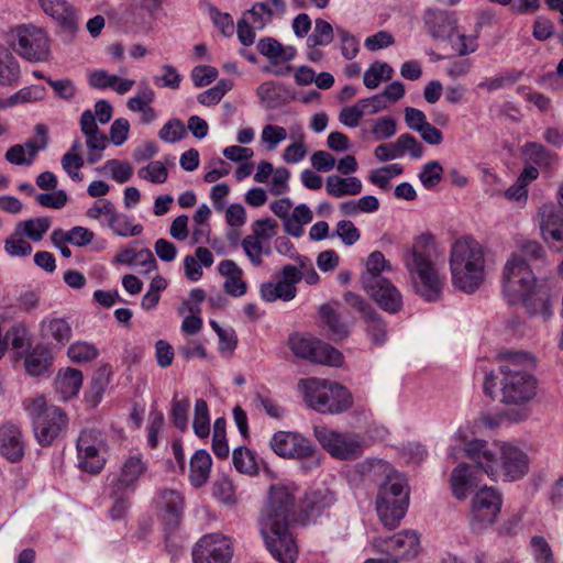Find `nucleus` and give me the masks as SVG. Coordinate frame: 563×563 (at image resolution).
Masks as SVG:
<instances>
[{"label":"nucleus","instance_id":"7c9ffc66","mask_svg":"<svg viewBox=\"0 0 563 563\" xmlns=\"http://www.w3.org/2000/svg\"><path fill=\"white\" fill-rule=\"evenodd\" d=\"M20 78L19 60L7 46L0 44V87L16 86Z\"/></svg>","mask_w":563,"mask_h":563},{"label":"nucleus","instance_id":"4468645a","mask_svg":"<svg viewBox=\"0 0 563 563\" xmlns=\"http://www.w3.org/2000/svg\"><path fill=\"white\" fill-rule=\"evenodd\" d=\"M289 347L296 356L314 363L329 366H339L342 363L340 351L307 334L290 335Z\"/></svg>","mask_w":563,"mask_h":563},{"label":"nucleus","instance_id":"c03bdc74","mask_svg":"<svg viewBox=\"0 0 563 563\" xmlns=\"http://www.w3.org/2000/svg\"><path fill=\"white\" fill-rule=\"evenodd\" d=\"M67 354L75 363H88L99 356V350L93 343L76 341L69 345Z\"/></svg>","mask_w":563,"mask_h":563},{"label":"nucleus","instance_id":"a18cd8bd","mask_svg":"<svg viewBox=\"0 0 563 563\" xmlns=\"http://www.w3.org/2000/svg\"><path fill=\"white\" fill-rule=\"evenodd\" d=\"M334 37V30L332 25L323 20L317 19L312 33L308 36L307 43L309 47L327 46Z\"/></svg>","mask_w":563,"mask_h":563},{"label":"nucleus","instance_id":"ddd939ff","mask_svg":"<svg viewBox=\"0 0 563 563\" xmlns=\"http://www.w3.org/2000/svg\"><path fill=\"white\" fill-rule=\"evenodd\" d=\"M271 449L286 459H311L306 468L320 465V457L316 456L317 449L313 443L298 432L277 431L269 440Z\"/></svg>","mask_w":563,"mask_h":563},{"label":"nucleus","instance_id":"de8ad7c7","mask_svg":"<svg viewBox=\"0 0 563 563\" xmlns=\"http://www.w3.org/2000/svg\"><path fill=\"white\" fill-rule=\"evenodd\" d=\"M233 464L236 471L243 474L253 475L257 473V464L255 456L246 448H238L233 451L232 455Z\"/></svg>","mask_w":563,"mask_h":563},{"label":"nucleus","instance_id":"cd10ccee","mask_svg":"<svg viewBox=\"0 0 563 563\" xmlns=\"http://www.w3.org/2000/svg\"><path fill=\"white\" fill-rule=\"evenodd\" d=\"M335 501L334 493L327 487H322L307 492L300 507L307 518L316 519L331 508Z\"/></svg>","mask_w":563,"mask_h":563},{"label":"nucleus","instance_id":"3c124183","mask_svg":"<svg viewBox=\"0 0 563 563\" xmlns=\"http://www.w3.org/2000/svg\"><path fill=\"white\" fill-rule=\"evenodd\" d=\"M307 153L303 129L298 128V140L285 147L283 159L287 164H297L307 156Z\"/></svg>","mask_w":563,"mask_h":563},{"label":"nucleus","instance_id":"2f4dec72","mask_svg":"<svg viewBox=\"0 0 563 563\" xmlns=\"http://www.w3.org/2000/svg\"><path fill=\"white\" fill-rule=\"evenodd\" d=\"M212 460L206 450H198L190 459L189 482L195 488L206 485L210 477Z\"/></svg>","mask_w":563,"mask_h":563},{"label":"nucleus","instance_id":"9b49d317","mask_svg":"<svg viewBox=\"0 0 563 563\" xmlns=\"http://www.w3.org/2000/svg\"><path fill=\"white\" fill-rule=\"evenodd\" d=\"M313 435L332 457L339 460H356L366 446L364 439L352 432H339L324 424L313 427Z\"/></svg>","mask_w":563,"mask_h":563},{"label":"nucleus","instance_id":"423d86ee","mask_svg":"<svg viewBox=\"0 0 563 563\" xmlns=\"http://www.w3.org/2000/svg\"><path fill=\"white\" fill-rule=\"evenodd\" d=\"M500 361V401L506 405L523 406L531 401L538 383L531 374L534 367L533 357L521 351H506L498 355Z\"/></svg>","mask_w":563,"mask_h":563},{"label":"nucleus","instance_id":"473e14b6","mask_svg":"<svg viewBox=\"0 0 563 563\" xmlns=\"http://www.w3.org/2000/svg\"><path fill=\"white\" fill-rule=\"evenodd\" d=\"M84 376L79 369L67 367L55 379V388L64 400L76 396L82 385Z\"/></svg>","mask_w":563,"mask_h":563},{"label":"nucleus","instance_id":"0e129e2a","mask_svg":"<svg viewBox=\"0 0 563 563\" xmlns=\"http://www.w3.org/2000/svg\"><path fill=\"white\" fill-rule=\"evenodd\" d=\"M530 547L538 563H554L552 550L543 537H532Z\"/></svg>","mask_w":563,"mask_h":563},{"label":"nucleus","instance_id":"f03ea898","mask_svg":"<svg viewBox=\"0 0 563 563\" xmlns=\"http://www.w3.org/2000/svg\"><path fill=\"white\" fill-rule=\"evenodd\" d=\"M295 490L285 484L272 485L258 518L260 533L271 555L280 563H294L298 547L289 530L295 507Z\"/></svg>","mask_w":563,"mask_h":563},{"label":"nucleus","instance_id":"0eeeda50","mask_svg":"<svg viewBox=\"0 0 563 563\" xmlns=\"http://www.w3.org/2000/svg\"><path fill=\"white\" fill-rule=\"evenodd\" d=\"M449 263L452 284L459 290L473 294L484 283V250L472 236H462L452 244Z\"/></svg>","mask_w":563,"mask_h":563},{"label":"nucleus","instance_id":"6ab92c4d","mask_svg":"<svg viewBox=\"0 0 563 563\" xmlns=\"http://www.w3.org/2000/svg\"><path fill=\"white\" fill-rule=\"evenodd\" d=\"M150 471V462L142 453H131L122 457L118 471L110 483L117 489L134 493Z\"/></svg>","mask_w":563,"mask_h":563},{"label":"nucleus","instance_id":"e433bc0d","mask_svg":"<svg viewBox=\"0 0 563 563\" xmlns=\"http://www.w3.org/2000/svg\"><path fill=\"white\" fill-rule=\"evenodd\" d=\"M52 360L47 349L36 346L25 357L26 372L32 376H38L48 369Z\"/></svg>","mask_w":563,"mask_h":563},{"label":"nucleus","instance_id":"c85d7f7f","mask_svg":"<svg viewBox=\"0 0 563 563\" xmlns=\"http://www.w3.org/2000/svg\"><path fill=\"white\" fill-rule=\"evenodd\" d=\"M71 333V327L64 318L48 316L41 321V336L55 346H65L69 342Z\"/></svg>","mask_w":563,"mask_h":563},{"label":"nucleus","instance_id":"f704fd0d","mask_svg":"<svg viewBox=\"0 0 563 563\" xmlns=\"http://www.w3.org/2000/svg\"><path fill=\"white\" fill-rule=\"evenodd\" d=\"M51 227L52 220L48 217H38L19 221L14 228L32 242H40Z\"/></svg>","mask_w":563,"mask_h":563},{"label":"nucleus","instance_id":"6e6d98bb","mask_svg":"<svg viewBox=\"0 0 563 563\" xmlns=\"http://www.w3.org/2000/svg\"><path fill=\"white\" fill-rule=\"evenodd\" d=\"M212 493L218 500L225 505H233L236 501L234 486L227 476H221L214 481Z\"/></svg>","mask_w":563,"mask_h":563},{"label":"nucleus","instance_id":"09e8293b","mask_svg":"<svg viewBox=\"0 0 563 563\" xmlns=\"http://www.w3.org/2000/svg\"><path fill=\"white\" fill-rule=\"evenodd\" d=\"M85 137L88 148L87 162L88 164H96L102 158V152L107 148L109 139L102 131Z\"/></svg>","mask_w":563,"mask_h":563},{"label":"nucleus","instance_id":"4d7b16f0","mask_svg":"<svg viewBox=\"0 0 563 563\" xmlns=\"http://www.w3.org/2000/svg\"><path fill=\"white\" fill-rule=\"evenodd\" d=\"M104 170L111 173V177L119 184L129 181L133 176V167L128 162H121L119 159H109L102 167Z\"/></svg>","mask_w":563,"mask_h":563},{"label":"nucleus","instance_id":"bf43d9fd","mask_svg":"<svg viewBox=\"0 0 563 563\" xmlns=\"http://www.w3.org/2000/svg\"><path fill=\"white\" fill-rule=\"evenodd\" d=\"M288 136L287 130L280 125L267 124L263 128L261 140L268 150H275Z\"/></svg>","mask_w":563,"mask_h":563},{"label":"nucleus","instance_id":"774afa93","mask_svg":"<svg viewBox=\"0 0 563 563\" xmlns=\"http://www.w3.org/2000/svg\"><path fill=\"white\" fill-rule=\"evenodd\" d=\"M190 402L188 399L173 400L172 405V419L177 429L180 431L187 430L188 427V410Z\"/></svg>","mask_w":563,"mask_h":563},{"label":"nucleus","instance_id":"5fc2aeb1","mask_svg":"<svg viewBox=\"0 0 563 563\" xmlns=\"http://www.w3.org/2000/svg\"><path fill=\"white\" fill-rule=\"evenodd\" d=\"M443 168L438 161L428 162L422 166L419 179L424 188L432 189L442 180Z\"/></svg>","mask_w":563,"mask_h":563},{"label":"nucleus","instance_id":"a211bd4d","mask_svg":"<svg viewBox=\"0 0 563 563\" xmlns=\"http://www.w3.org/2000/svg\"><path fill=\"white\" fill-rule=\"evenodd\" d=\"M543 241L555 252L563 251V205L547 202L537 212Z\"/></svg>","mask_w":563,"mask_h":563},{"label":"nucleus","instance_id":"1a4fd4ad","mask_svg":"<svg viewBox=\"0 0 563 563\" xmlns=\"http://www.w3.org/2000/svg\"><path fill=\"white\" fill-rule=\"evenodd\" d=\"M24 408L32 420L35 439L41 445H49L66 429L65 412L48 405L43 396L24 401Z\"/></svg>","mask_w":563,"mask_h":563},{"label":"nucleus","instance_id":"f257e3e1","mask_svg":"<svg viewBox=\"0 0 563 563\" xmlns=\"http://www.w3.org/2000/svg\"><path fill=\"white\" fill-rule=\"evenodd\" d=\"M527 261H539L547 265L545 251L539 242H525L521 254H512L506 262L503 273L504 294L510 303L522 301L529 313L549 318L550 292L545 286L537 284Z\"/></svg>","mask_w":563,"mask_h":563},{"label":"nucleus","instance_id":"69168bd1","mask_svg":"<svg viewBox=\"0 0 563 563\" xmlns=\"http://www.w3.org/2000/svg\"><path fill=\"white\" fill-rule=\"evenodd\" d=\"M191 80L197 88H201L213 82L218 77V69L209 65H199L194 67L190 74Z\"/></svg>","mask_w":563,"mask_h":563},{"label":"nucleus","instance_id":"5701e85b","mask_svg":"<svg viewBox=\"0 0 563 563\" xmlns=\"http://www.w3.org/2000/svg\"><path fill=\"white\" fill-rule=\"evenodd\" d=\"M362 287L384 311L397 313L401 310L402 296L389 279L384 278L374 282L372 277H367Z\"/></svg>","mask_w":563,"mask_h":563},{"label":"nucleus","instance_id":"a19ab883","mask_svg":"<svg viewBox=\"0 0 563 563\" xmlns=\"http://www.w3.org/2000/svg\"><path fill=\"white\" fill-rule=\"evenodd\" d=\"M366 324V334L375 345H383L387 341L386 323L382 316L374 310L363 319Z\"/></svg>","mask_w":563,"mask_h":563},{"label":"nucleus","instance_id":"9d476101","mask_svg":"<svg viewBox=\"0 0 563 563\" xmlns=\"http://www.w3.org/2000/svg\"><path fill=\"white\" fill-rule=\"evenodd\" d=\"M14 51L25 60L46 62L51 57V40L47 32L34 24H21L11 30Z\"/></svg>","mask_w":563,"mask_h":563},{"label":"nucleus","instance_id":"2eb2a0df","mask_svg":"<svg viewBox=\"0 0 563 563\" xmlns=\"http://www.w3.org/2000/svg\"><path fill=\"white\" fill-rule=\"evenodd\" d=\"M78 465L81 470L98 474L106 464V442L97 429L82 430L77 440Z\"/></svg>","mask_w":563,"mask_h":563},{"label":"nucleus","instance_id":"13d9d810","mask_svg":"<svg viewBox=\"0 0 563 563\" xmlns=\"http://www.w3.org/2000/svg\"><path fill=\"white\" fill-rule=\"evenodd\" d=\"M115 211V207L110 200L100 199L95 201L93 205L86 211V216L93 220H103L102 223L108 225Z\"/></svg>","mask_w":563,"mask_h":563},{"label":"nucleus","instance_id":"6e6552de","mask_svg":"<svg viewBox=\"0 0 563 563\" xmlns=\"http://www.w3.org/2000/svg\"><path fill=\"white\" fill-rule=\"evenodd\" d=\"M298 387L308 407L322 415H339L353 405L344 386L319 378L300 379Z\"/></svg>","mask_w":563,"mask_h":563},{"label":"nucleus","instance_id":"f3484780","mask_svg":"<svg viewBox=\"0 0 563 563\" xmlns=\"http://www.w3.org/2000/svg\"><path fill=\"white\" fill-rule=\"evenodd\" d=\"M501 496L493 487H482L472 499L471 526L482 531L492 526L501 509Z\"/></svg>","mask_w":563,"mask_h":563},{"label":"nucleus","instance_id":"e2e57ef3","mask_svg":"<svg viewBox=\"0 0 563 563\" xmlns=\"http://www.w3.org/2000/svg\"><path fill=\"white\" fill-rule=\"evenodd\" d=\"M85 159L81 154L78 153H65L62 157V167L68 174V176L76 181L82 179V175L79 169L84 166Z\"/></svg>","mask_w":563,"mask_h":563},{"label":"nucleus","instance_id":"ea45409f","mask_svg":"<svg viewBox=\"0 0 563 563\" xmlns=\"http://www.w3.org/2000/svg\"><path fill=\"white\" fill-rule=\"evenodd\" d=\"M322 321L327 324L333 339L342 340L349 335V328L330 305H322L319 310Z\"/></svg>","mask_w":563,"mask_h":563},{"label":"nucleus","instance_id":"393cba45","mask_svg":"<svg viewBox=\"0 0 563 563\" xmlns=\"http://www.w3.org/2000/svg\"><path fill=\"white\" fill-rule=\"evenodd\" d=\"M25 452L24 435L19 426L4 422L0 426V455L9 462H19Z\"/></svg>","mask_w":563,"mask_h":563},{"label":"nucleus","instance_id":"338daca9","mask_svg":"<svg viewBox=\"0 0 563 563\" xmlns=\"http://www.w3.org/2000/svg\"><path fill=\"white\" fill-rule=\"evenodd\" d=\"M371 132L375 140H386L396 134L397 123L390 117H382L374 122Z\"/></svg>","mask_w":563,"mask_h":563},{"label":"nucleus","instance_id":"4c0bfd02","mask_svg":"<svg viewBox=\"0 0 563 563\" xmlns=\"http://www.w3.org/2000/svg\"><path fill=\"white\" fill-rule=\"evenodd\" d=\"M391 271L390 263L385 258L384 254L379 251L371 253L366 261V271L361 275V284L364 286V280L372 277L374 282L384 279L382 273Z\"/></svg>","mask_w":563,"mask_h":563},{"label":"nucleus","instance_id":"412c9836","mask_svg":"<svg viewBox=\"0 0 563 563\" xmlns=\"http://www.w3.org/2000/svg\"><path fill=\"white\" fill-rule=\"evenodd\" d=\"M302 279V272L295 265H285L277 282H267L261 285L260 292L264 301H289L297 295L296 285Z\"/></svg>","mask_w":563,"mask_h":563},{"label":"nucleus","instance_id":"aec40b11","mask_svg":"<svg viewBox=\"0 0 563 563\" xmlns=\"http://www.w3.org/2000/svg\"><path fill=\"white\" fill-rule=\"evenodd\" d=\"M232 555V542L221 533L201 537L192 549L194 563H230Z\"/></svg>","mask_w":563,"mask_h":563},{"label":"nucleus","instance_id":"8fccbe9b","mask_svg":"<svg viewBox=\"0 0 563 563\" xmlns=\"http://www.w3.org/2000/svg\"><path fill=\"white\" fill-rule=\"evenodd\" d=\"M132 493L124 489H117L110 485V498L112 507L109 510L110 517L113 520L121 519L130 507V495Z\"/></svg>","mask_w":563,"mask_h":563},{"label":"nucleus","instance_id":"49530a36","mask_svg":"<svg viewBox=\"0 0 563 563\" xmlns=\"http://www.w3.org/2000/svg\"><path fill=\"white\" fill-rule=\"evenodd\" d=\"M194 431L197 437L206 438L210 433V418L208 405L203 399H197L195 404Z\"/></svg>","mask_w":563,"mask_h":563},{"label":"nucleus","instance_id":"72a5a7b5","mask_svg":"<svg viewBox=\"0 0 563 563\" xmlns=\"http://www.w3.org/2000/svg\"><path fill=\"white\" fill-rule=\"evenodd\" d=\"M93 232L84 227H74L65 231L63 229H55L51 234L53 244L69 243L78 247L90 244L93 240Z\"/></svg>","mask_w":563,"mask_h":563},{"label":"nucleus","instance_id":"20e7f679","mask_svg":"<svg viewBox=\"0 0 563 563\" xmlns=\"http://www.w3.org/2000/svg\"><path fill=\"white\" fill-rule=\"evenodd\" d=\"M363 467L369 478L382 481L375 501L379 520L388 529L396 528L409 506L406 477L382 460L366 461Z\"/></svg>","mask_w":563,"mask_h":563},{"label":"nucleus","instance_id":"603ef678","mask_svg":"<svg viewBox=\"0 0 563 563\" xmlns=\"http://www.w3.org/2000/svg\"><path fill=\"white\" fill-rule=\"evenodd\" d=\"M187 135V129L179 119H172L166 122L158 132V136L166 143H176Z\"/></svg>","mask_w":563,"mask_h":563},{"label":"nucleus","instance_id":"7ed1b4c3","mask_svg":"<svg viewBox=\"0 0 563 563\" xmlns=\"http://www.w3.org/2000/svg\"><path fill=\"white\" fill-rule=\"evenodd\" d=\"M402 263L417 295L428 302L439 301L443 294L445 276L440 273L443 250L430 234H421L402 249Z\"/></svg>","mask_w":563,"mask_h":563},{"label":"nucleus","instance_id":"dca6fc26","mask_svg":"<svg viewBox=\"0 0 563 563\" xmlns=\"http://www.w3.org/2000/svg\"><path fill=\"white\" fill-rule=\"evenodd\" d=\"M376 551L388 555L393 561L411 560L420 550V538L415 530H402L391 537H377L373 540Z\"/></svg>","mask_w":563,"mask_h":563},{"label":"nucleus","instance_id":"c9c22d12","mask_svg":"<svg viewBox=\"0 0 563 563\" xmlns=\"http://www.w3.org/2000/svg\"><path fill=\"white\" fill-rule=\"evenodd\" d=\"M522 154L527 163L534 164L540 168H549L558 159L554 153L536 142L526 143L522 147Z\"/></svg>","mask_w":563,"mask_h":563},{"label":"nucleus","instance_id":"f8f14e48","mask_svg":"<svg viewBox=\"0 0 563 563\" xmlns=\"http://www.w3.org/2000/svg\"><path fill=\"white\" fill-rule=\"evenodd\" d=\"M279 225L273 218L257 219L251 224V234L241 241V247L254 267H261L264 256L273 253L271 240L278 233Z\"/></svg>","mask_w":563,"mask_h":563},{"label":"nucleus","instance_id":"37998d69","mask_svg":"<svg viewBox=\"0 0 563 563\" xmlns=\"http://www.w3.org/2000/svg\"><path fill=\"white\" fill-rule=\"evenodd\" d=\"M4 251L11 257H27L33 247L25 236L14 228V231L4 241Z\"/></svg>","mask_w":563,"mask_h":563},{"label":"nucleus","instance_id":"4be33fe9","mask_svg":"<svg viewBox=\"0 0 563 563\" xmlns=\"http://www.w3.org/2000/svg\"><path fill=\"white\" fill-rule=\"evenodd\" d=\"M45 15L49 16L68 34L75 36L80 30L79 10L68 0H37Z\"/></svg>","mask_w":563,"mask_h":563},{"label":"nucleus","instance_id":"79ce46f5","mask_svg":"<svg viewBox=\"0 0 563 563\" xmlns=\"http://www.w3.org/2000/svg\"><path fill=\"white\" fill-rule=\"evenodd\" d=\"M155 100V91L150 87L146 80L140 81L136 93L128 99L126 107L132 112H141L151 107Z\"/></svg>","mask_w":563,"mask_h":563},{"label":"nucleus","instance_id":"39448f33","mask_svg":"<svg viewBox=\"0 0 563 563\" xmlns=\"http://www.w3.org/2000/svg\"><path fill=\"white\" fill-rule=\"evenodd\" d=\"M464 451L466 457L493 479L503 471L507 481H517L529 470L527 454L510 443L496 442L489 445L484 440L475 439L465 444Z\"/></svg>","mask_w":563,"mask_h":563},{"label":"nucleus","instance_id":"58836bf2","mask_svg":"<svg viewBox=\"0 0 563 563\" xmlns=\"http://www.w3.org/2000/svg\"><path fill=\"white\" fill-rule=\"evenodd\" d=\"M108 227L119 236H137L142 233L143 227L139 223H133L131 217L115 211L111 218Z\"/></svg>","mask_w":563,"mask_h":563},{"label":"nucleus","instance_id":"c756f323","mask_svg":"<svg viewBox=\"0 0 563 563\" xmlns=\"http://www.w3.org/2000/svg\"><path fill=\"white\" fill-rule=\"evenodd\" d=\"M362 189L361 179L354 176L344 178L339 175H330L325 179V190L329 196L334 198L356 196L362 192Z\"/></svg>","mask_w":563,"mask_h":563},{"label":"nucleus","instance_id":"b1692460","mask_svg":"<svg viewBox=\"0 0 563 563\" xmlns=\"http://www.w3.org/2000/svg\"><path fill=\"white\" fill-rule=\"evenodd\" d=\"M158 516L164 523L174 529L178 526L184 511L185 498L176 489H159L155 499Z\"/></svg>","mask_w":563,"mask_h":563},{"label":"nucleus","instance_id":"bb28decb","mask_svg":"<svg viewBox=\"0 0 563 563\" xmlns=\"http://www.w3.org/2000/svg\"><path fill=\"white\" fill-rule=\"evenodd\" d=\"M478 467H472L466 463H460L453 468L450 477V485L453 496L459 500H464L468 494L478 486Z\"/></svg>","mask_w":563,"mask_h":563},{"label":"nucleus","instance_id":"680f3d73","mask_svg":"<svg viewBox=\"0 0 563 563\" xmlns=\"http://www.w3.org/2000/svg\"><path fill=\"white\" fill-rule=\"evenodd\" d=\"M45 88L43 86L34 85L24 87L9 98V104H18L25 102H34L44 98Z\"/></svg>","mask_w":563,"mask_h":563},{"label":"nucleus","instance_id":"a878e982","mask_svg":"<svg viewBox=\"0 0 563 563\" xmlns=\"http://www.w3.org/2000/svg\"><path fill=\"white\" fill-rule=\"evenodd\" d=\"M428 33L439 41H452L456 30V20L448 11L428 10L424 15Z\"/></svg>","mask_w":563,"mask_h":563},{"label":"nucleus","instance_id":"052dcab7","mask_svg":"<svg viewBox=\"0 0 563 563\" xmlns=\"http://www.w3.org/2000/svg\"><path fill=\"white\" fill-rule=\"evenodd\" d=\"M396 141L398 148H400L401 156H404L406 153H409L410 156L416 159H419L423 156L424 147L413 135L404 133L400 134Z\"/></svg>","mask_w":563,"mask_h":563},{"label":"nucleus","instance_id":"864d4df0","mask_svg":"<svg viewBox=\"0 0 563 563\" xmlns=\"http://www.w3.org/2000/svg\"><path fill=\"white\" fill-rule=\"evenodd\" d=\"M141 179L153 184H164L168 178V170L161 161H154L139 169Z\"/></svg>","mask_w":563,"mask_h":563}]
</instances>
